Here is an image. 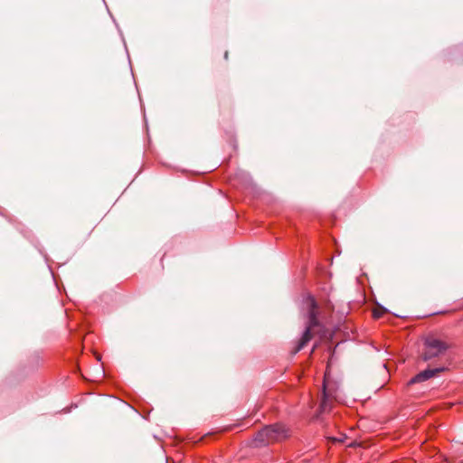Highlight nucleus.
<instances>
[{
    "mask_svg": "<svg viewBox=\"0 0 463 463\" xmlns=\"http://www.w3.org/2000/svg\"><path fill=\"white\" fill-rule=\"evenodd\" d=\"M424 345L425 350L422 354V358L424 361H429L435 357H438L449 347V345L447 343L432 337L426 339Z\"/></svg>",
    "mask_w": 463,
    "mask_h": 463,
    "instance_id": "3",
    "label": "nucleus"
},
{
    "mask_svg": "<svg viewBox=\"0 0 463 463\" xmlns=\"http://www.w3.org/2000/svg\"><path fill=\"white\" fill-rule=\"evenodd\" d=\"M373 317H379V314H378L376 311H374V312H373Z\"/></svg>",
    "mask_w": 463,
    "mask_h": 463,
    "instance_id": "7",
    "label": "nucleus"
},
{
    "mask_svg": "<svg viewBox=\"0 0 463 463\" xmlns=\"http://www.w3.org/2000/svg\"><path fill=\"white\" fill-rule=\"evenodd\" d=\"M334 442L343 443L346 439V436L345 434H341L339 437L330 438Z\"/></svg>",
    "mask_w": 463,
    "mask_h": 463,
    "instance_id": "6",
    "label": "nucleus"
},
{
    "mask_svg": "<svg viewBox=\"0 0 463 463\" xmlns=\"http://www.w3.org/2000/svg\"><path fill=\"white\" fill-rule=\"evenodd\" d=\"M336 399V389L330 384V383L327 380L326 374H325L323 383V396L320 403V411L323 413L330 411L332 409V401Z\"/></svg>",
    "mask_w": 463,
    "mask_h": 463,
    "instance_id": "4",
    "label": "nucleus"
},
{
    "mask_svg": "<svg viewBox=\"0 0 463 463\" xmlns=\"http://www.w3.org/2000/svg\"><path fill=\"white\" fill-rule=\"evenodd\" d=\"M443 370L444 369L440 367L434 369H426L424 371H421L409 381V384L425 382L436 376L439 373L442 372Z\"/></svg>",
    "mask_w": 463,
    "mask_h": 463,
    "instance_id": "5",
    "label": "nucleus"
},
{
    "mask_svg": "<svg viewBox=\"0 0 463 463\" xmlns=\"http://www.w3.org/2000/svg\"><path fill=\"white\" fill-rule=\"evenodd\" d=\"M302 313L304 317L307 319L306 328L301 335V338L292 350L293 354H296L307 345V344L312 338V329L319 326L318 306L312 296H307L303 299Z\"/></svg>",
    "mask_w": 463,
    "mask_h": 463,
    "instance_id": "1",
    "label": "nucleus"
},
{
    "mask_svg": "<svg viewBox=\"0 0 463 463\" xmlns=\"http://www.w3.org/2000/svg\"><path fill=\"white\" fill-rule=\"evenodd\" d=\"M287 436V430L280 424L264 427L254 439L255 446H265L272 441L279 440Z\"/></svg>",
    "mask_w": 463,
    "mask_h": 463,
    "instance_id": "2",
    "label": "nucleus"
}]
</instances>
